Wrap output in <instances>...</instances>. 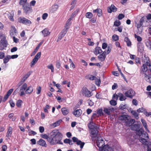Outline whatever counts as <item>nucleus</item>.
<instances>
[{"label": "nucleus", "mask_w": 151, "mask_h": 151, "mask_svg": "<svg viewBox=\"0 0 151 151\" xmlns=\"http://www.w3.org/2000/svg\"><path fill=\"white\" fill-rule=\"evenodd\" d=\"M113 110L114 108H104L103 110L104 112L109 115L110 114L111 112L113 111Z\"/></svg>", "instance_id": "412c9836"}, {"label": "nucleus", "mask_w": 151, "mask_h": 151, "mask_svg": "<svg viewBox=\"0 0 151 151\" xmlns=\"http://www.w3.org/2000/svg\"><path fill=\"white\" fill-rule=\"evenodd\" d=\"M12 130L13 129L12 127H9L8 129L6 135V136L8 137H10L11 136Z\"/></svg>", "instance_id": "f704fd0d"}, {"label": "nucleus", "mask_w": 151, "mask_h": 151, "mask_svg": "<svg viewBox=\"0 0 151 151\" xmlns=\"http://www.w3.org/2000/svg\"><path fill=\"white\" fill-rule=\"evenodd\" d=\"M136 134L137 135L141 137V138L139 141L142 139H145L146 141L147 139L149 138L148 135V134L145 132H144L143 130L142 129H140L139 130L136 131Z\"/></svg>", "instance_id": "20e7f679"}, {"label": "nucleus", "mask_w": 151, "mask_h": 151, "mask_svg": "<svg viewBox=\"0 0 151 151\" xmlns=\"http://www.w3.org/2000/svg\"><path fill=\"white\" fill-rule=\"evenodd\" d=\"M86 16L87 18L91 19L93 17V14L91 12H88L86 13Z\"/></svg>", "instance_id": "603ef678"}, {"label": "nucleus", "mask_w": 151, "mask_h": 151, "mask_svg": "<svg viewBox=\"0 0 151 151\" xmlns=\"http://www.w3.org/2000/svg\"><path fill=\"white\" fill-rule=\"evenodd\" d=\"M43 42H41L36 47V48L35 49L34 52L32 53L31 56H32L35 54L36 53L37 51L38 50L40 46L42 44Z\"/></svg>", "instance_id": "c9c22d12"}, {"label": "nucleus", "mask_w": 151, "mask_h": 151, "mask_svg": "<svg viewBox=\"0 0 151 151\" xmlns=\"http://www.w3.org/2000/svg\"><path fill=\"white\" fill-rule=\"evenodd\" d=\"M40 136L42 138L45 139H47L49 138V136L45 134H42Z\"/></svg>", "instance_id": "bf43d9fd"}, {"label": "nucleus", "mask_w": 151, "mask_h": 151, "mask_svg": "<svg viewBox=\"0 0 151 151\" xmlns=\"http://www.w3.org/2000/svg\"><path fill=\"white\" fill-rule=\"evenodd\" d=\"M140 142L143 145L147 146V151H151V142L148 141H146L144 139H142Z\"/></svg>", "instance_id": "1a4fd4ad"}, {"label": "nucleus", "mask_w": 151, "mask_h": 151, "mask_svg": "<svg viewBox=\"0 0 151 151\" xmlns=\"http://www.w3.org/2000/svg\"><path fill=\"white\" fill-rule=\"evenodd\" d=\"M64 142L66 144H69L70 145H71L73 144L72 140L69 139H66L64 140Z\"/></svg>", "instance_id": "a18cd8bd"}, {"label": "nucleus", "mask_w": 151, "mask_h": 151, "mask_svg": "<svg viewBox=\"0 0 151 151\" xmlns=\"http://www.w3.org/2000/svg\"><path fill=\"white\" fill-rule=\"evenodd\" d=\"M37 60L34 59V58L33 60L32 61V62L30 64V66L31 67H32L37 62Z\"/></svg>", "instance_id": "052dcab7"}, {"label": "nucleus", "mask_w": 151, "mask_h": 151, "mask_svg": "<svg viewBox=\"0 0 151 151\" xmlns=\"http://www.w3.org/2000/svg\"><path fill=\"white\" fill-rule=\"evenodd\" d=\"M68 29H65L59 35L57 41H59L68 32Z\"/></svg>", "instance_id": "dca6fc26"}, {"label": "nucleus", "mask_w": 151, "mask_h": 151, "mask_svg": "<svg viewBox=\"0 0 151 151\" xmlns=\"http://www.w3.org/2000/svg\"><path fill=\"white\" fill-rule=\"evenodd\" d=\"M23 9L25 12L29 13L32 12V9L31 7L29 6L28 4L22 6Z\"/></svg>", "instance_id": "f3484780"}, {"label": "nucleus", "mask_w": 151, "mask_h": 151, "mask_svg": "<svg viewBox=\"0 0 151 151\" xmlns=\"http://www.w3.org/2000/svg\"><path fill=\"white\" fill-rule=\"evenodd\" d=\"M128 106L127 104H121L119 106V108L121 110H124L127 109L128 107Z\"/></svg>", "instance_id": "8fccbe9b"}, {"label": "nucleus", "mask_w": 151, "mask_h": 151, "mask_svg": "<svg viewBox=\"0 0 151 151\" xmlns=\"http://www.w3.org/2000/svg\"><path fill=\"white\" fill-rule=\"evenodd\" d=\"M48 68L50 69L51 70L52 72H53L54 71V68L52 64H50L47 66Z\"/></svg>", "instance_id": "864d4df0"}, {"label": "nucleus", "mask_w": 151, "mask_h": 151, "mask_svg": "<svg viewBox=\"0 0 151 151\" xmlns=\"http://www.w3.org/2000/svg\"><path fill=\"white\" fill-rule=\"evenodd\" d=\"M18 21L20 23L28 26H29L31 24V22L30 20L24 17H19L18 19Z\"/></svg>", "instance_id": "6e6552de"}, {"label": "nucleus", "mask_w": 151, "mask_h": 151, "mask_svg": "<svg viewBox=\"0 0 151 151\" xmlns=\"http://www.w3.org/2000/svg\"><path fill=\"white\" fill-rule=\"evenodd\" d=\"M86 78L92 81L96 80V78L95 76L92 75H89L88 76H86Z\"/></svg>", "instance_id": "de8ad7c7"}, {"label": "nucleus", "mask_w": 151, "mask_h": 151, "mask_svg": "<svg viewBox=\"0 0 151 151\" xmlns=\"http://www.w3.org/2000/svg\"><path fill=\"white\" fill-rule=\"evenodd\" d=\"M80 94L87 97H90L91 96L90 92L85 87H83L82 88Z\"/></svg>", "instance_id": "0eeeda50"}, {"label": "nucleus", "mask_w": 151, "mask_h": 151, "mask_svg": "<svg viewBox=\"0 0 151 151\" xmlns=\"http://www.w3.org/2000/svg\"><path fill=\"white\" fill-rule=\"evenodd\" d=\"M118 96L119 97V100L120 101H124L125 100L126 98L123 94L121 93H118Z\"/></svg>", "instance_id": "7c9ffc66"}, {"label": "nucleus", "mask_w": 151, "mask_h": 151, "mask_svg": "<svg viewBox=\"0 0 151 151\" xmlns=\"http://www.w3.org/2000/svg\"><path fill=\"white\" fill-rule=\"evenodd\" d=\"M27 0H20L19 3V4L23 6L27 4Z\"/></svg>", "instance_id": "3c124183"}, {"label": "nucleus", "mask_w": 151, "mask_h": 151, "mask_svg": "<svg viewBox=\"0 0 151 151\" xmlns=\"http://www.w3.org/2000/svg\"><path fill=\"white\" fill-rule=\"evenodd\" d=\"M48 16V14L47 13H44L42 15V18L43 20H45L47 18Z\"/></svg>", "instance_id": "338daca9"}, {"label": "nucleus", "mask_w": 151, "mask_h": 151, "mask_svg": "<svg viewBox=\"0 0 151 151\" xmlns=\"http://www.w3.org/2000/svg\"><path fill=\"white\" fill-rule=\"evenodd\" d=\"M32 71H29L22 78L21 81L19 83V85H21L23 83L27 80V79L29 77L30 75L32 73Z\"/></svg>", "instance_id": "ddd939ff"}, {"label": "nucleus", "mask_w": 151, "mask_h": 151, "mask_svg": "<svg viewBox=\"0 0 151 151\" xmlns=\"http://www.w3.org/2000/svg\"><path fill=\"white\" fill-rule=\"evenodd\" d=\"M58 7L59 6L58 5L56 4L52 5L50 8V12L53 13L56 11L58 9Z\"/></svg>", "instance_id": "aec40b11"}, {"label": "nucleus", "mask_w": 151, "mask_h": 151, "mask_svg": "<svg viewBox=\"0 0 151 151\" xmlns=\"http://www.w3.org/2000/svg\"><path fill=\"white\" fill-rule=\"evenodd\" d=\"M37 94H39L41 91V88L40 86H39L37 88Z\"/></svg>", "instance_id": "69168bd1"}, {"label": "nucleus", "mask_w": 151, "mask_h": 151, "mask_svg": "<svg viewBox=\"0 0 151 151\" xmlns=\"http://www.w3.org/2000/svg\"><path fill=\"white\" fill-rule=\"evenodd\" d=\"M41 52H39L37 53L36 55L35 56L34 59L38 61V59L40 58L41 55Z\"/></svg>", "instance_id": "6e6d98bb"}, {"label": "nucleus", "mask_w": 151, "mask_h": 151, "mask_svg": "<svg viewBox=\"0 0 151 151\" xmlns=\"http://www.w3.org/2000/svg\"><path fill=\"white\" fill-rule=\"evenodd\" d=\"M3 59V63L4 64L7 63L11 59V57L10 55H7L4 57Z\"/></svg>", "instance_id": "473e14b6"}, {"label": "nucleus", "mask_w": 151, "mask_h": 151, "mask_svg": "<svg viewBox=\"0 0 151 151\" xmlns=\"http://www.w3.org/2000/svg\"><path fill=\"white\" fill-rule=\"evenodd\" d=\"M118 97H119L118 96V93L117 94L115 93L113 94V96L112 99L116 101V100L118 99Z\"/></svg>", "instance_id": "0e129e2a"}, {"label": "nucleus", "mask_w": 151, "mask_h": 151, "mask_svg": "<svg viewBox=\"0 0 151 151\" xmlns=\"http://www.w3.org/2000/svg\"><path fill=\"white\" fill-rule=\"evenodd\" d=\"M124 41L126 42L128 46H131V42L128 37H125L124 39Z\"/></svg>", "instance_id": "ea45409f"}, {"label": "nucleus", "mask_w": 151, "mask_h": 151, "mask_svg": "<svg viewBox=\"0 0 151 151\" xmlns=\"http://www.w3.org/2000/svg\"><path fill=\"white\" fill-rule=\"evenodd\" d=\"M144 114L147 116H150V117H151V112H148L147 111H145V112H144Z\"/></svg>", "instance_id": "774afa93"}, {"label": "nucleus", "mask_w": 151, "mask_h": 151, "mask_svg": "<svg viewBox=\"0 0 151 151\" xmlns=\"http://www.w3.org/2000/svg\"><path fill=\"white\" fill-rule=\"evenodd\" d=\"M143 19H141L138 23L137 24L136 26L138 29L140 28L143 25Z\"/></svg>", "instance_id": "37998d69"}, {"label": "nucleus", "mask_w": 151, "mask_h": 151, "mask_svg": "<svg viewBox=\"0 0 151 151\" xmlns=\"http://www.w3.org/2000/svg\"><path fill=\"white\" fill-rule=\"evenodd\" d=\"M37 143L39 145L41 146L42 147H46L47 144L45 141L42 139H40L37 142Z\"/></svg>", "instance_id": "393cba45"}, {"label": "nucleus", "mask_w": 151, "mask_h": 151, "mask_svg": "<svg viewBox=\"0 0 151 151\" xmlns=\"http://www.w3.org/2000/svg\"><path fill=\"white\" fill-rule=\"evenodd\" d=\"M62 137V134L58 130H54L51 132L50 138L48 140L51 145H63V142L61 141Z\"/></svg>", "instance_id": "f257e3e1"}, {"label": "nucleus", "mask_w": 151, "mask_h": 151, "mask_svg": "<svg viewBox=\"0 0 151 151\" xmlns=\"http://www.w3.org/2000/svg\"><path fill=\"white\" fill-rule=\"evenodd\" d=\"M96 126H97L95 124L94 125L93 123L92 122H90L88 124V127L91 130L94 128Z\"/></svg>", "instance_id": "a19ab883"}, {"label": "nucleus", "mask_w": 151, "mask_h": 151, "mask_svg": "<svg viewBox=\"0 0 151 151\" xmlns=\"http://www.w3.org/2000/svg\"><path fill=\"white\" fill-rule=\"evenodd\" d=\"M73 15H72L68 19L67 21L65 26V28L67 29H69L71 23V21L72 20L73 17Z\"/></svg>", "instance_id": "a211bd4d"}, {"label": "nucleus", "mask_w": 151, "mask_h": 151, "mask_svg": "<svg viewBox=\"0 0 151 151\" xmlns=\"http://www.w3.org/2000/svg\"><path fill=\"white\" fill-rule=\"evenodd\" d=\"M99 127L98 126H96L94 128L91 130V134L92 138V140L95 141L96 138L99 136L98 135V129Z\"/></svg>", "instance_id": "423d86ee"}, {"label": "nucleus", "mask_w": 151, "mask_h": 151, "mask_svg": "<svg viewBox=\"0 0 151 151\" xmlns=\"http://www.w3.org/2000/svg\"><path fill=\"white\" fill-rule=\"evenodd\" d=\"M62 122V120L61 119H60L55 122L53 123L52 124V126H53L54 127H56L57 126H59L61 122Z\"/></svg>", "instance_id": "4c0bfd02"}, {"label": "nucleus", "mask_w": 151, "mask_h": 151, "mask_svg": "<svg viewBox=\"0 0 151 151\" xmlns=\"http://www.w3.org/2000/svg\"><path fill=\"white\" fill-rule=\"evenodd\" d=\"M61 110L63 114L65 116L68 114L69 112L68 109L65 107L62 108Z\"/></svg>", "instance_id": "bb28decb"}, {"label": "nucleus", "mask_w": 151, "mask_h": 151, "mask_svg": "<svg viewBox=\"0 0 151 151\" xmlns=\"http://www.w3.org/2000/svg\"><path fill=\"white\" fill-rule=\"evenodd\" d=\"M95 81V84L98 86H100V85L101 83V80L99 78H96Z\"/></svg>", "instance_id": "5fc2aeb1"}, {"label": "nucleus", "mask_w": 151, "mask_h": 151, "mask_svg": "<svg viewBox=\"0 0 151 151\" xmlns=\"http://www.w3.org/2000/svg\"><path fill=\"white\" fill-rule=\"evenodd\" d=\"M117 10L116 8L113 4L111 5L110 6L108 7V12L109 13H111L112 12H116Z\"/></svg>", "instance_id": "6ab92c4d"}, {"label": "nucleus", "mask_w": 151, "mask_h": 151, "mask_svg": "<svg viewBox=\"0 0 151 151\" xmlns=\"http://www.w3.org/2000/svg\"><path fill=\"white\" fill-rule=\"evenodd\" d=\"M93 52L95 54L97 55L101 53L102 50L101 47H97L95 48Z\"/></svg>", "instance_id": "a878e982"}, {"label": "nucleus", "mask_w": 151, "mask_h": 151, "mask_svg": "<svg viewBox=\"0 0 151 151\" xmlns=\"http://www.w3.org/2000/svg\"><path fill=\"white\" fill-rule=\"evenodd\" d=\"M112 40L113 41H117L119 39V36L116 34L114 35L112 37Z\"/></svg>", "instance_id": "49530a36"}, {"label": "nucleus", "mask_w": 151, "mask_h": 151, "mask_svg": "<svg viewBox=\"0 0 151 151\" xmlns=\"http://www.w3.org/2000/svg\"><path fill=\"white\" fill-rule=\"evenodd\" d=\"M110 103L111 105L114 106L116 105L117 104L116 101L113 99L110 101Z\"/></svg>", "instance_id": "13d9d810"}, {"label": "nucleus", "mask_w": 151, "mask_h": 151, "mask_svg": "<svg viewBox=\"0 0 151 151\" xmlns=\"http://www.w3.org/2000/svg\"><path fill=\"white\" fill-rule=\"evenodd\" d=\"M146 45L147 47L149 48H151V41L147 39L146 41Z\"/></svg>", "instance_id": "79ce46f5"}, {"label": "nucleus", "mask_w": 151, "mask_h": 151, "mask_svg": "<svg viewBox=\"0 0 151 151\" xmlns=\"http://www.w3.org/2000/svg\"><path fill=\"white\" fill-rule=\"evenodd\" d=\"M131 113L134 116V117L136 119H138L139 118L138 114L137 112L133 110H131Z\"/></svg>", "instance_id": "58836bf2"}, {"label": "nucleus", "mask_w": 151, "mask_h": 151, "mask_svg": "<svg viewBox=\"0 0 151 151\" xmlns=\"http://www.w3.org/2000/svg\"><path fill=\"white\" fill-rule=\"evenodd\" d=\"M151 75L149 74L148 75H147L146 73L145 74V79L148 82L149 81V79L150 78Z\"/></svg>", "instance_id": "4d7b16f0"}, {"label": "nucleus", "mask_w": 151, "mask_h": 151, "mask_svg": "<svg viewBox=\"0 0 151 151\" xmlns=\"http://www.w3.org/2000/svg\"><path fill=\"white\" fill-rule=\"evenodd\" d=\"M73 114L76 117H78L80 116L82 113V111L80 109H77L74 110L73 112Z\"/></svg>", "instance_id": "4be33fe9"}, {"label": "nucleus", "mask_w": 151, "mask_h": 151, "mask_svg": "<svg viewBox=\"0 0 151 151\" xmlns=\"http://www.w3.org/2000/svg\"><path fill=\"white\" fill-rule=\"evenodd\" d=\"M101 150V151H114V146L111 147L106 145L104 146Z\"/></svg>", "instance_id": "9b49d317"}, {"label": "nucleus", "mask_w": 151, "mask_h": 151, "mask_svg": "<svg viewBox=\"0 0 151 151\" xmlns=\"http://www.w3.org/2000/svg\"><path fill=\"white\" fill-rule=\"evenodd\" d=\"M93 13H96L98 17H100L102 15V10L100 9H97L94 10L93 12Z\"/></svg>", "instance_id": "c85d7f7f"}, {"label": "nucleus", "mask_w": 151, "mask_h": 151, "mask_svg": "<svg viewBox=\"0 0 151 151\" xmlns=\"http://www.w3.org/2000/svg\"><path fill=\"white\" fill-rule=\"evenodd\" d=\"M134 36L135 38L137 39L138 42H140L142 40V38L140 37L137 36L136 34H135Z\"/></svg>", "instance_id": "680f3d73"}, {"label": "nucleus", "mask_w": 151, "mask_h": 151, "mask_svg": "<svg viewBox=\"0 0 151 151\" xmlns=\"http://www.w3.org/2000/svg\"><path fill=\"white\" fill-rule=\"evenodd\" d=\"M141 122L146 131L148 132H149V131L147 128V125L146 121L144 119H141Z\"/></svg>", "instance_id": "2f4dec72"}, {"label": "nucleus", "mask_w": 151, "mask_h": 151, "mask_svg": "<svg viewBox=\"0 0 151 151\" xmlns=\"http://www.w3.org/2000/svg\"><path fill=\"white\" fill-rule=\"evenodd\" d=\"M7 42L6 38L4 36L3 38L0 41V50H2L7 46Z\"/></svg>", "instance_id": "9d476101"}, {"label": "nucleus", "mask_w": 151, "mask_h": 151, "mask_svg": "<svg viewBox=\"0 0 151 151\" xmlns=\"http://www.w3.org/2000/svg\"><path fill=\"white\" fill-rule=\"evenodd\" d=\"M95 141H96L97 146L99 148V151H101V150L103 147V145L105 144L104 140L101 137L99 136L96 138Z\"/></svg>", "instance_id": "39448f33"}, {"label": "nucleus", "mask_w": 151, "mask_h": 151, "mask_svg": "<svg viewBox=\"0 0 151 151\" xmlns=\"http://www.w3.org/2000/svg\"><path fill=\"white\" fill-rule=\"evenodd\" d=\"M23 103V101L20 99L18 100L16 102V106L19 108L22 107V104Z\"/></svg>", "instance_id": "e433bc0d"}, {"label": "nucleus", "mask_w": 151, "mask_h": 151, "mask_svg": "<svg viewBox=\"0 0 151 151\" xmlns=\"http://www.w3.org/2000/svg\"><path fill=\"white\" fill-rule=\"evenodd\" d=\"M121 24L120 22L119 21H116L114 22V25L116 26H119Z\"/></svg>", "instance_id": "e2e57ef3"}, {"label": "nucleus", "mask_w": 151, "mask_h": 151, "mask_svg": "<svg viewBox=\"0 0 151 151\" xmlns=\"http://www.w3.org/2000/svg\"><path fill=\"white\" fill-rule=\"evenodd\" d=\"M137 47L138 51L141 52L143 50V45L141 42H138L137 44Z\"/></svg>", "instance_id": "cd10ccee"}, {"label": "nucleus", "mask_w": 151, "mask_h": 151, "mask_svg": "<svg viewBox=\"0 0 151 151\" xmlns=\"http://www.w3.org/2000/svg\"><path fill=\"white\" fill-rule=\"evenodd\" d=\"M147 66V65L143 64L141 67V71L143 73H146V72L148 73V71H150V70H149V68L148 69Z\"/></svg>", "instance_id": "5701e85b"}, {"label": "nucleus", "mask_w": 151, "mask_h": 151, "mask_svg": "<svg viewBox=\"0 0 151 151\" xmlns=\"http://www.w3.org/2000/svg\"><path fill=\"white\" fill-rule=\"evenodd\" d=\"M140 125L138 124H135L132 125L131 129L132 130L137 131L140 127Z\"/></svg>", "instance_id": "72a5a7b5"}, {"label": "nucleus", "mask_w": 151, "mask_h": 151, "mask_svg": "<svg viewBox=\"0 0 151 151\" xmlns=\"http://www.w3.org/2000/svg\"><path fill=\"white\" fill-rule=\"evenodd\" d=\"M72 140L74 142H76V144L80 146V147L81 149L83 148L85 144L84 142H82L81 141L78 140L76 137H73L72 138Z\"/></svg>", "instance_id": "f8f14e48"}, {"label": "nucleus", "mask_w": 151, "mask_h": 151, "mask_svg": "<svg viewBox=\"0 0 151 151\" xmlns=\"http://www.w3.org/2000/svg\"><path fill=\"white\" fill-rule=\"evenodd\" d=\"M143 61L145 63L144 64L147 65L149 67V70H150V71L151 74V65L150 63V61L149 60V58L145 55L144 56L143 58Z\"/></svg>", "instance_id": "4468645a"}, {"label": "nucleus", "mask_w": 151, "mask_h": 151, "mask_svg": "<svg viewBox=\"0 0 151 151\" xmlns=\"http://www.w3.org/2000/svg\"><path fill=\"white\" fill-rule=\"evenodd\" d=\"M97 114H98L99 116L103 115H104V114L103 112L102 109H98L97 111Z\"/></svg>", "instance_id": "09e8293b"}, {"label": "nucleus", "mask_w": 151, "mask_h": 151, "mask_svg": "<svg viewBox=\"0 0 151 151\" xmlns=\"http://www.w3.org/2000/svg\"><path fill=\"white\" fill-rule=\"evenodd\" d=\"M135 92L132 89H130L125 93V96L127 97L132 98L134 95Z\"/></svg>", "instance_id": "2eb2a0df"}, {"label": "nucleus", "mask_w": 151, "mask_h": 151, "mask_svg": "<svg viewBox=\"0 0 151 151\" xmlns=\"http://www.w3.org/2000/svg\"><path fill=\"white\" fill-rule=\"evenodd\" d=\"M33 90V88L32 86H30L27 87V84L25 83L20 87L19 95L20 96H23L25 93L30 94Z\"/></svg>", "instance_id": "f03ea898"}, {"label": "nucleus", "mask_w": 151, "mask_h": 151, "mask_svg": "<svg viewBox=\"0 0 151 151\" xmlns=\"http://www.w3.org/2000/svg\"><path fill=\"white\" fill-rule=\"evenodd\" d=\"M43 36L44 37H47L50 35V32L49 31L48 29L47 28H45L41 32Z\"/></svg>", "instance_id": "b1692460"}, {"label": "nucleus", "mask_w": 151, "mask_h": 151, "mask_svg": "<svg viewBox=\"0 0 151 151\" xmlns=\"http://www.w3.org/2000/svg\"><path fill=\"white\" fill-rule=\"evenodd\" d=\"M106 57V55L103 52L102 54L99 55L98 58L100 61H103L105 60Z\"/></svg>", "instance_id": "c756f323"}, {"label": "nucleus", "mask_w": 151, "mask_h": 151, "mask_svg": "<svg viewBox=\"0 0 151 151\" xmlns=\"http://www.w3.org/2000/svg\"><path fill=\"white\" fill-rule=\"evenodd\" d=\"M119 119L122 122L124 123L127 126H131L135 122V120L134 119H130L129 120V116L126 114L120 116L119 117Z\"/></svg>", "instance_id": "7ed1b4c3"}, {"label": "nucleus", "mask_w": 151, "mask_h": 151, "mask_svg": "<svg viewBox=\"0 0 151 151\" xmlns=\"http://www.w3.org/2000/svg\"><path fill=\"white\" fill-rule=\"evenodd\" d=\"M111 46H109L107 47V49L105 50L104 53L106 55H107L108 54L111 52Z\"/></svg>", "instance_id": "c03bdc74"}]
</instances>
